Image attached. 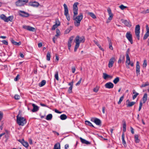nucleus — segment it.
Segmentation results:
<instances>
[{
    "mask_svg": "<svg viewBox=\"0 0 149 149\" xmlns=\"http://www.w3.org/2000/svg\"><path fill=\"white\" fill-rule=\"evenodd\" d=\"M79 3L77 2H75L73 6V11L74 13V25L77 27H78L80 25V22L83 19V15L82 13H80L78 16L74 18V16L78 14V8L77 6Z\"/></svg>",
    "mask_w": 149,
    "mask_h": 149,
    "instance_id": "obj_1",
    "label": "nucleus"
},
{
    "mask_svg": "<svg viewBox=\"0 0 149 149\" xmlns=\"http://www.w3.org/2000/svg\"><path fill=\"white\" fill-rule=\"evenodd\" d=\"M85 41V38L84 36L79 37V36H77L75 39V42L76 43V45L75 46L74 48V51L76 52L77 51V49L79 47L80 45V43L81 42L83 43Z\"/></svg>",
    "mask_w": 149,
    "mask_h": 149,
    "instance_id": "obj_2",
    "label": "nucleus"
},
{
    "mask_svg": "<svg viewBox=\"0 0 149 149\" xmlns=\"http://www.w3.org/2000/svg\"><path fill=\"white\" fill-rule=\"evenodd\" d=\"M21 113L19 111L18 115L17 116V122L19 125L23 126L26 123V119L24 117L19 116Z\"/></svg>",
    "mask_w": 149,
    "mask_h": 149,
    "instance_id": "obj_3",
    "label": "nucleus"
},
{
    "mask_svg": "<svg viewBox=\"0 0 149 149\" xmlns=\"http://www.w3.org/2000/svg\"><path fill=\"white\" fill-rule=\"evenodd\" d=\"M29 1V0H18L15 2L17 6H22L25 5Z\"/></svg>",
    "mask_w": 149,
    "mask_h": 149,
    "instance_id": "obj_4",
    "label": "nucleus"
},
{
    "mask_svg": "<svg viewBox=\"0 0 149 149\" xmlns=\"http://www.w3.org/2000/svg\"><path fill=\"white\" fill-rule=\"evenodd\" d=\"M64 12V14L67 20L69 21L70 20V18L68 14V9L67 5L65 4H64L63 5Z\"/></svg>",
    "mask_w": 149,
    "mask_h": 149,
    "instance_id": "obj_5",
    "label": "nucleus"
},
{
    "mask_svg": "<svg viewBox=\"0 0 149 149\" xmlns=\"http://www.w3.org/2000/svg\"><path fill=\"white\" fill-rule=\"evenodd\" d=\"M135 33L136 37L138 40L140 39V26L138 24L136 26L135 28Z\"/></svg>",
    "mask_w": 149,
    "mask_h": 149,
    "instance_id": "obj_6",
    "label": "nucleus"
},
{
    "mask_svg": "<svg viewBox=\"0 0 149 149\" xmlns=\"http://www.w3.org/2000/svg\"><path fill=\"white\" fill-rule=\"evenodd\" d=\"M126 37L128 41L130 42L131 44H132L133 43L132 36L130 32H127L126 35Z\"/></svg>",
    "mask_w": 149,
    "mask_h": 149,
    "instance_id": "obj_7",
    "label": "nucleus"
},
{
    "mask_svg": "<svg viewBox=\"0 0 149 149\" xmlns=\"http://www.w3.org/2000/svg\"><path fill=\"white\" fill-rule=\"evenodd\" d=\"M91 121L94 122L96 125H101V121L99 119L96 118H92L91 119Z\"/></svg>",
    "mask_w": 149,
    "mask_h": 149,
    "instance_id": "obj_8",
    "label": "nucleus"
},
{
    "mask_svg": "<svg viewBox=\"0 0 149 149\" xmlns=\"http://www.w3.org/2000/svg\"><path fill=\"white\" fill-rule=\"evenodd\" d=\"M22 27L23 29L30 31L34 32L36 30L35 28L29 26L24 25Z\"/></svg>",
    "mask_w": 149,
    "mask_h": 149,
    "instance_id": "obj_9",
    "label": "nucleus"
},
{
    "mask_svg": "<svg viewBox=\"0 0 149 149\" xmlns=\"http://www.w3.org/2000/svg\"><path fill=\"white\" fill-rule=\"evenodd\" d=\"M107 12L108 13L109 17L108 18V20L107 21V22L108 23L109 22V21H108V20H112L113 17V15L112 13L111 10L110 8H108Z\"/></svg>",
    "mask_w": 149,
    "mask_h": 149,
    "instance_id": "obj_10",
    "label": "nucleus"
},
{
    "mask_svg": "<svg viewBox=\"0 0 149 149\" xmlns=\"http://www.w3.org/2000/svg\"><path fill=\"white\" fill-rule=\"evenodd\" d=\"M115 60V58L113 57L111 58L110 59L108 65L109 68H110L113 67Z\"/></svg>",
    "mask_w": 149,
    "mask_h": 149,
    "instance_id": "obj_11",
    "label": "nucleus"
},
{
    "mask_svg": "<svg viewBox=\"0 0 149 149\" xmlns=\"http://www.w3.org/2000/svg\"><path fill=\"white\" fill-rule=\"evenodd\" d=\"M39 5V3L37 1H30L29 3V6L33 7H38Z\"/></svg>",
    "mask_w": 149,
    "mask_h": 149,
    "instance_id": "obj_12",
    "label": "nucleus"
},
{
    "mask_svg": "<svg viewBox=\"0 0 149 149\" xmlns=\"http://www.w3.org/2000/svg\"><path fill=\"white\" fill-rule=\"evenodd\" d=\"M113 84L111 82H109L106 83L105 85L106 88L108 89H111L113 88Z\"/></svg>",
    "mask_w": 149,
    "mask_h": 149,
    "instance_id": "obj_13",
    "label": "nucleus"
},
{
    "mask_svg": "<svg viewBox=\"0 0 149 149\" xmlns=\"http://www.w3.org/2000/svg\"><path fill=\"white\" fill-rule=\"evenodd\" d=\"M18 141L21 143L25 147L27 148L28 147L29 144L26 141H25L24 139H23L22 140H19Z\"/></svg>",
    "mask_w": 149,
    "mask_h": 149,
    "instance_id": "obj_14",
    "label": "nucleus"
},
{
    "mask_svg": "<svg viewBox=\"0 0 149 149\" xmlns=\"http://www.w3.org/2000/svg\"><path fill=\"white\" fill-rule=\"evenodd\" d=\"M20 15L22 17H27L29 16V14L24 11H20Z\"/></svg>",
    "mask_w": 149,
    "mask_h": 149,
    "instance_id": "obj_15",
    "label": "nucleus"
},
{
    "mask_svg": "<svg viewBox=\"0 0 149 149\" xmlns=\"http://www.w3.org/2000/svg\"><path fill=\"white\" fill-rule=\"evenodd\" d=\"M32 106L33 107V109L32 110V112H34L38 111L39 109V108L36 105L34 104H33Z\"/></svg>",
    "mask_w": 149,
    "mask_h": 149,
    "instance_id": "obj_16",
    "label": "nucleus"
},
{
    "mask_svg": "<svg viewBox=\"0 0 149 149\" xmlns=\"http://www.w3.org/2000/svg\"><path fill=\"white\" fill-rule=\"evenodd\" d=\"M103 77L104 79H106L108 78L111 79L112 78V76L110 75H108L106 73H104L103 74Z\"/></svg>",
    "mask_w": 149,
    "mask_h": 149,
    "instance_id": "obj_17",
    "label": "nucleus"
},
{
    "mask_svg": "<svg viewBox=\"0 0 149 149\" xmlns=\"http://www.w3.org/2000/svg\"><path fill=\"white\" fill-rule=\"evenodd\" d=\"M136 73L137 74H139L140 72V66L139 65V63L138 61L136 62Z\"/></svg>",
    "mask_w": 149,
    "mask_h": 149,
    "instance_id": "obj_18",
    "label": "nucleus"
},
{
    "mask_svg": "<svg viewBox=\"0 0 149 149\" xmlns=\"http://www.w3.org/2000/svg\"><path fill=\"white\" fill-rule=\"evenodd\" d=\"M80 139L81 142L82 143L85 144H90V142L85 139L82 138L81 137L80 138Z\"/></svg>",
    "mask_w": 149,
    "mask_h": 149,
    "instance_id": "obj_19",
    "label": "nucleus"
},
{
    "mask_svg": "<svg viewBox=\"0 0 149 149\" xmlns=\"http://www.w3.org/2000/svg\"><path fill=\"white\" fill-rule=\"evenodd\" d=\"M147 32L144 35L143 38V39L144 40L146 39L149 36V29L148 28L146 29Z\"/></svg>",
    "mask_w": 149,
    "mask_h": 149,
    "instance_id": "obj_20",
    "label": "nucleus"
},
{
    "mask_svg": "<svg viewBox=\"0 0 149 149\" xmlns=\"http://www.w3.org/2000/svg\"><path fill=\"white\" fill-rule=\"evenodd\" d=\"M11 42L13 44L15 45L19 46L21 44V42L20 41L19 42H17L15 41V40L13 39L11 40Z\"/></svg>",
    "mask_w": 149,
    "mask_h": 149,
    "instance_id": "obj_21",
    "label": "nucleus"
},
{
    "mask_svg": "<svg viewBox=\"0 0 149 149\" xmlns=\"http://www.w3.org/2000/svg\"><path fill=\"white\" fill-rule=\"evenodd\" d=\"M148 98V95L146 93H145L142 98V100L143 101V103H145L146 101Z\"/></svg>",
    "mask_w": 149,
    "mask_h": 149,
    "instance_id": "obj_22",
    "label": "nucleus"
},
{
    "mask_svg": "<svg viewBox=\"0 0 149 149\" xmlns=\"http://www.w3.org/2000/svg\"><path fill=\"white\" fill-rule=\"evenodd\" d=\"M139 136L138 134H135L134 136L135 141L136 143H139L140 140L139 139Z\"/></svg>",
    "mask_w": 149,
    "mask_h": 149,
    "instance_id": "obj_23",
    "label": "nucleus"
},
{
    "mask_svg": "<svg viewBox=\"0 0 149 149\" xmlns=\"http://www.w3.org/2000/svg\"><path fill=\"white\" fill-rule=\"evenodd\" d=\"M133 94H134V95L132 96V99L133 100H134L135 98H136L137 95H139V94L136 92L135 90H133Z\"/></svg>",
    "mask_w": 149,
    "mask_h": 149,
    "instance_id": "obj_24",
    "label": "nucleus"
},
{
    "mask_svg": "<svg viewBox=\"0 0 149 149\" xmlns=\"http://www.w3.org/2000/svg\"><path fill=\"white\" fill-rule=\"evenodd\" d=\"M53 149H60V144L59 143H56L54 146Z\"/></svg>",
    "mask_w": 149,
    "mask_h": 149,
    "instance_id": "obj_25",
    "label": "nucleus"
},
{
    "mask_svg": "<svg viewBox=\"0 0 149 149\" xmlns=\"http://www.w3.org/2000/svg\"><path fill=\"white\" fill-rule=\"evenodd\" d=\"M88 14L94 19L96 18L95 15L92 12H88Z\"/></svg>",
    "mask_w": 149,
    "mask_h": 149,
    "instance_id": "obj_26",
    "label": "nucleus"
},
{
    "mask_svg": "<svg viewBox=\"0 0 149 149\" xmlns=\"http://www.w3.org/2000/svg\"><path fill=\"white\" fill-rule=\"evenodd\" d=\"M126 123L124 121L123 124V133H124H124L126 132Z\"/></svg>",
    "mask_w": 149,
    "mask_h": 149,
    "instance_id": "obj_27",
    "label": "nucleus"
},
{
    "mask_svg": "<svg viewBox=\"0 0 149 149\" xmlns=\"http://www.w3.org/2000/svg\"><path fill=\"white\" fill-rule=\"evenodd\" d=\"M7 17L4 15L2 14L0 15V18L1 19L3 20L5 22L7 21Z\"/></svg>",
    "mask_w": 149,
    "mask_h": 149,
    "instance_id": "obj_28",
    "label": "nucleus"
},
{
    "mask_svg": "<svg viewBox=\"0 0 149 149\" xmlns=\"http://www.w3.org/2000/svg\"><path fill=\"white\" fill-rule=\"evenodd\" d=\"M60 119L61 120H65L67 118V116L66 115L64 114L61 115L60 117Z\"/></svg>",
    "mask_w": 149,
    "mask_h": 149,
    "instance_id": "obj_29",
    "label": "nucleus"
},
{
    "mask_svg": "<svg viewBox=\"0 0 149 149\" xmlns=\"http://www.w3.org/2000/svg\"><path fill=\"white\" fill-rule=\"evenodd\" d=\"M46 81L45 80H42L40 83L39 84V86L40 87H42L44 86L46 84Z\"/></svg>",
    "mask_w": 149,
    "mask_h": 149,
    "instance_id": "obj_30",
    "label": "nucleus"
},
{
    "mask_svg": "<svg viewBox=\"0 0 149 149\" xmlns=\"http://www.w3.org/2000/svg\"><path fill=\"white\" fill-rule=\"evenodd\" d=\"M136 103L135 102H130L129 104H126L127 107H132L134 104Z\"/></svg>",
    "mask_w": 149,
    "mask_h": 149,
    "instance_id": "obj_31",
    "label": "nucleus"
},
{
    "mask_svg": "<svg viewBox=\"0 0 149 149\" xmlns=\"http://www.w3.org/2000/svg\"><path fill=\"white\" fill-rule=\"evenodd\" d=\"M52 118V116L51 114H49L47 115L46 116V119L47 120H50Z\"/></svg>",
    "mask_w": 149,
    "mask_h": 149,
    "instance_id": "obj_32",
    "label": "nucleus"
},
{
    "mask_svg": "<svg viewBox=\"0 0 149 149\" xmlns=\"http://www.w3.org/2000/svg\"><path fill=\"white\" fill-rule=\"evenodd\" d=\"M124 23L125 25L127 26L130 27L131 26V24L130 23L129 21L125 20L124 22Z\"/></svg>",
    "mask_w": 149,
    "mask_h": 149,
    "instance_id": "obj_33",
    "label": "nucleus"
},
{
    "mask_svg": "<svg viewBox=\"0 0 149 149\" xmlns=\"http://www.w3.org/2000/svg\"><path fill=\"white\" fill-rule=\"evenodd\" d=\"M85 123L86 125H89V126L94 127V126L88 120H86L85 121Z\"/></svg>",
    "mask_w": 149,
    "mask_h": 149,
    "instance_id": "obj_34",
    "label": "nucleus"
},
{
    "mask_svg": "<svg viewBox=\"0 0 149 149\" xmlns=\"http://www.w3.org/2000/svg\"><path fill=\"white\" fill-rule=\"evenodd\" d=\"M13 16H10L8 17H7V21H6V22H8L9 21L10 22H12L13 21Z\"/></svg>",
    "mask_w": 149,
    "mask_h": 149,
    "instance_id": "obj_35",
    "label": "nucleus"
},
{
    "mask_svg": "<svg viewBox=\"0 0 149 149\" xmlns=\"http://www.w3.org/2000/svg\"><path fill=\"white\" fill-rule=\"evenodd\" d=\"M122 139L123 144V145L126 144V142L125 140L124 134V133H123L122 134Z\"/></svg>",
    "mask_w": 149,
    "mask_h": 149,
    "instance_id": "obj_36",
    "label": "nucleus"
},
{
    "mask_svg": "<svg viewBox=\"0 0 149 149\" xmlns=\"http://www.w3.org/2000/svg\"><path fill=\"white\" fill-rule=\"evenodd\" d=\"M119 78L117 77L114 79L113 81L114 84H116L119 81Z\"/></svg>",
    "mask_w": 149,
    "mask_h": 149,
    "instance_id": "obj_37",
    "label": "nucleus"
},
{
    "mask_svg": "<svg viewBox=\"0 0 149 149\" xmlns=\"http://www.w3.org/2000/svg\"><path fill=\"white\" fill-rule=\"evenodd\" d=\"M58 74V71H56V72H55V74L54 75V77L55 79L57 81L59 80Z\"/></svg>",
    "mask_w": 149,
    "mask_h": 149,
    "instance_id": "obj_38",
    "label": "nucleus"
},
{
    "mask_svg": "<svg viewBox=\"0 0 149 149\" xmlns=\"http://www.w3.org/2000/svg\"><path fill=\"white\" fill-rule=\"evenodd\" d=\"M50 58H51L50 54L49 52H48L47 54V60L48 61H49L50 60Z\"/></svg>",
    "mask_w": 149,
    "mask_h": 149,
    "instance_id": "obj_39",
    "label": "nucleus"
},
{
    "mask_svg": "<svg viewBox=\"0 0 149 149\" xmlns=\"http://www.w3.org/2000/svg\"><path fill=\"white\" fill-rule=\"evenodd\" d=\"M149 85V83L148 82H146L145 84H142L141 86V87H144L147 86H148Z\"/></svg>",
    "mask_w": 149,
    "mask_h": 149,
    "instance_id": "obj_40",
    "label": "nucleus"
},
{
    "mask_svg": "<svg viewBox=\"0 0 149 149\" xmlns=\"http://www.w3.org/2000/svg\"><path fill=\"white\" fill-rule=\"evenodd\" d=\"M56 34L55 36L58 37V36L60 35V31L58 29H56Z\"/></svg>",
    "mask_w": 149,
    "mask_h": 149,
    "instance_id": "obj_41",
    "label": "nucleus"
},
{
    "mask_svg": "<svg viewBox=\"0 0 149 149\" xmlns=\"http://www.w3.org/2000/svg\"><path fill=\"white\" fill-rule=\"evenodd\" d=\"M123 98H124V96L123 95L122 96L120 97L119 101L118 102V104H120L121 102L123 100Z\"/></svg>",
    "mask_w": 149,
    "mask_h": 149,
    "instance_id": "obj_42",
    "label": "nucleus"
},
{
    "mask_svg": "<svg viewBox=\"0 0 149 149\" xmlns=\"http://www.w3.org/2000/svg\"><path fill=\"white\" fill-rule=\"evenodd\" d=\"M99 89V87L98 86H96L93 89V91L95 93L97 92Z\"/></svg>",
    "mask_w": 149,
    "mask_h": 149,
    "instance_id": "obj_43",
    "label": "nucleus"
},
{
    "mask_svg": "<svg viewBox=\"0 0 149 149\" xmlns=\"http://www.w3.org/2000/svg\"><path fill=\"white\" fill-rule=\"evenodd\" d=\"M74 37L73 36H72L70 37L69 40L68 42V43L71 44L72 42V40H73V38Z\"/></svg>",
    "mask_w": 149,
    "mask_h": 149,
    "instance_id": "obj_44",
    "label": "nucleus"
},
{
    "mask_svg": "<svg viewBox=\"0 0 149 149\" xmlns=\"http://www.w3.org/2000/svg\"><path fill=\"white\" fill-rule=\"evenodd\" d=\"M14 98L16 100H19L20 98V96L17 94H16L15 95Z\"/></svg>",
    "mask_w": 149,
    "mask_h": 149,
    "instance_id": "obj_45",
    "label": "nucleus"
},
{
    "mask_svg": "<svg viewBox=\"0 0 149 149\" xmlns=\"http://www.w3.org/2000/svg\"><path fill=\"white\" fill-rule=\"evenodd\" d=\"M119 7L122 10H123L124 9L126 8L127 7V6H125L123 5H121L119 6Z\"/></svg>",
    "mask_w": 149,
    "mask_h": 149,
    "instance_id": "obj_46",
    "label": "nucleus"
},
{
    "mask_svg": "<svg viewBox=\"0 0 149 149\" xmlns=\"http://www.w3.org/2000/svg\"><path fill=\"white\" fill-rule=\"evenodd\" d=\"M147 65V64L146 61V60H145L144 61V62H143V67H146V66Z\"/></svg>",
    "mask_w": 149,
    "mask_h": 149,
    "instance_id": "obj_47",
    "label": "nucleus"
},
{
    "mask_svg": "<svg viewBox=\"0 0 149 149\" xmlns=\"http://www.w3.org/2000/svg\"><path fill=\"white\" fill-rule=\"evenodd\" d=\"M142 102H140V104H139V111H140L142 107Z\"/></svg>",
    "mask_w": 149,
    "mask_h": 149,
    "instance_id": "obj_48",
    "label": "nucleus"
},
{
    "mask_svg": "<svg viewBox=\"0 0 149 149\" xmlns=\"http://www.w3.org/2000/svg\"><path fill=\"white\" fill-rule=\"evenodd\" d=\"M58 26L56 25V24H54L53 25L52 28V30H54Z\"/></svg>",
    "mask_w": 149,
    "mask_h": 149,
    "instance_id": "obj_49",
    "label": "nucleus"
},
{
    "mask_svg": "<svg viewBox=\"0 0 149 149\" xmlns=\"http://www.w3.org/2000/svg\"><path fill=\"white\" fill-rule=\"evenodd\" d=\"M60 22L58 20H56V23L55 24H56V25L58 26L60 25Z\"/></svg>",
    "mask_w": 149,
    "mask_h": 149,
    "instance_id": "obj_50",
    "label": "nucleus"
},
{
    "mask_svg": "<svg viewBox=\"0 0 149 149\" xmlns=\"http://www.w3.org/2000/svg\"><path fill=\"white\" fill-rule=\"evenodd\" d=\"M73 87H70L69 88L68 92L69 93H70L72 92V89Z\"/></svg>",
    "mask_w": 149,
    "mask_h": 149,
    "instance_id": "obj_51",
    "label": "nucleus"
},
{
    "mask_svg": "<svg viewBox=\"0 0 149 149\" xmlns=\"http://www.w3.org/2000/svg\"><path fill=\"white\" fill-rule=\"evenodd\" d=\"M109 49L111 50H113V48L112 46V43H109Z\"/></svg>",
    "mask_w": 149,
    "mask_h": 149,
    "instance_id": "obj_52",
    "label": "nucleus"
},
{
    "mask_svg": "<svg viewBox=\"0 0 149 149\" xmlns=\"http://www.w3.org/2000/svg\"><path fill=\"white\" fill-rule=\"evenodd\" d=\"M19 75L18 74H17V76H16V77L14 78V81H17L19 79Z\"/></svg>",
    "mask_w": 149,
    "mask_h": 149,
    "instance_id": "obj_53",
    "label": "nucleus"
},
{
    "mask_svg": "<svg viewBox=\"0 0 149 149\" xmlns=\"http://www.w3.org/2000/svg\"><path fill=\"white\" fill-rule=\"evenodd\" d=\"M82 80V78H81L79 81L76 84V86H77L79 85L81 83Z\"/></svg>",
    "mask_w": 149,
    "mask_h": 149,
    "instance_id": "obj_54",
    "label": "nucleus"
},
{
    "mask_svg": "<svg viewBox=\"0 0 149 149\" xmlns=\"http://www.w3.org/2000/svg\"><path fill=\"white\" fill-rule=\"evenodd\" d=\"M126 66L127 67V65H129L130 64V61L126 60Z\"/></svg>",
    "mask_w": 149,
    "mask_h": 149,
    "instance_id": "obj_55",
    "label": "nucleus"
},
{
    "mask_svg": "<svg viewBox=\"0 0 149 149\" xmlns=\"http://www.w3.org/2000/svg\"><path fill=\"white\" fill-rule=\"evenodd\" d=\"M143 13L146 14L149 13V9H147L146 10H143Z\"/></svg>",
    "mask_w": 149,
    "mask_h": 149,
    "instance_id": "obj_56",
    "label": "nucleus"
},
{
    "mask_svg": "<svg viewBox=\"0 0 149 149\" xmlns=\"http://www.w3.org/2000/svg\"><path fill=\"white\" fill-rule=\"evenodd\" d=\"M2 42L3 44L5 45H7L8 44V42L6 40H3Z\"/></svg>",
    "mask_w": 149,
    "mask_h": 149,
    "instance_id": "obj_57",
    "label": "nucleus"
},
{
    "mask_svg": "<svg viewBox=\"0 0 149 149\" xmlns=\"http://www.w3.org/2000/svg\"><path fill=\"white\" fill-rule=\"evenodd\" d=\"M73 81H72L70 82L68 84V85L70 86V87H73Z\"/></svg>",
    "mask_w": 149,
    "mask_h": 149,
    "instance_id": "obj_58",
    "label": "nucleus"
},
{
    "mask_svg": "<svg viewBox=\"0 0 149 149\" xmlns=\"http://www.w3.org/2000/svg\"><path fill=\"white\" fill-rule=\"evenodd\" d=\"M72 73H74L76 69L75 67H73L72 68Z\"/></svg>",
    "mask_w": 149,
    "mask_h": 149,
    "instance_id": "obj_59",
    "label": "nucleus"
},
{
    "mask_svg": "<svg viewBox=\"0 0 149 149\" xmlns=\"http://www.w3.org/2000/svg\"><path fill=\"white\" fill-rule=\"evenodd\" d=\"M3 113L0 111V120H1L3 117Z\"/></svg>",
    "mask_w": 149,
    "mask_h": 149,
    "instance_id": "obj_60",
    "label": "nucleus"
},
{
    "mask_svg": "<svg viewBox=\"0 0 149 149\" xmlns=\"http://www.w3.org/2000/svg\"><path fill=\"white\" fill-rule=\"evenodd\" d=\"M130 51V49L128 48L127 49V51L126 52V56L129 55V54Z\"/></svg>",
    "mask_w": 149,
    "mask_h": 149,
    "instance_id": "obj_61",
    "label": "nucleus"
},
{
    "mask_svg": "<svg viewBox=\"0 0 149 149\" xmlns=\"http://www.w3.org/2000/svg\"><path fill=\"white\" fill-rule=\"evenodd\" d=\"M130 130L132 134H134V132L133 128L131 127H130Z\"/></svg>",
    "mask_w": 149,
    "mask_h": 149,
    "instance_id": "obj_62",
    "label": "nucleus"
},
{
    "mask_svg": "<svg viewBox=\"0 0 149 149\" xmlns=\"http://www.w3.org/2000/svg\"><path fill=\"white\" fill-rule=\"evenodd\" d=\"M40 105L42 106V107H48V108H49V107L47 106L46 105H45V104H44L40 103Z\"/></svg>",
    "mask_w": 149,
    "mask_h": 149,
    "instance_id": "obj_63",
    "label": "nucleus"
},
{
    "mask_svg": "<svg viewBox=\"0 0 149 149\" xmlns=\"http://www.w3.org/2000/svg\"><path fill=\"white\" fill-rule=\"evenodd\" d=\"M54 111L56 113H62L61 112L59 111L58 110L56 109H55Z\"/></svg>",
    "mask_w": 149,
    "mask_h": 149,
    "instance_id": "obj_64",
    "label": "nucleus"
}]
</instances>
